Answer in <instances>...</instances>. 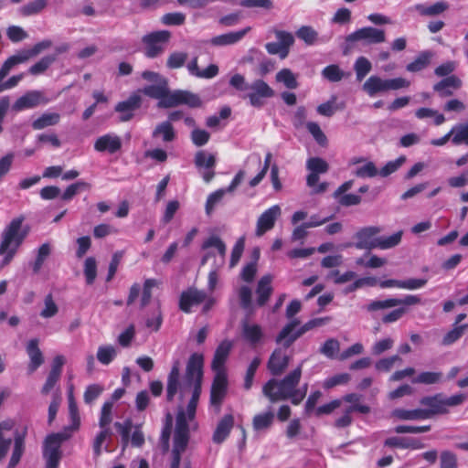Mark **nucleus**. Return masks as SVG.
Masks as SVG:
<instances>
[{
	"label": "nucleus",
	"instance_id": "nucleus-1",
	"mask_svg": "<svg viewBox=\"0 0 468 468\" xmlns=\"http://www.w3.org/2000/svg\"><path fill=\"white\" fill-rule=\"evenodd\" d=\"M302 376V364L291 373L278 381L270 379L262 388V392L271 402H277L291 399L293 404H299L305 396L307 386L303 389L296 388Z\"/></svg>",
	"mask_w": 468,
	"mask_h": 468
},
{
	"label": "nucleus",
	"instance_id": "nucleus-2",
	"mask_svg": "<svg viewBox=\"0 0 468 468\" xmlns=\"http://www.w3.org/2000/svg\"><path fill=\"white\" fill-rule=\"evenodd\" d=\"M203 366L204 356L198 353H194L191 355L186 365L185 381L186 385L193 388L192 397L186 406V410H184L183 409H180L177 412V415H179L180 412L184 413L188 430L190 429L191 422L194 421L197 406L201 394ZM178 416H176V418Z\"/></svg>",
	"mask_w": 468,
	"mask_h": 468
},
{
	"label": "nucleus",
	"instance_id": "nucleus-3",
	"mask_svg": "<svg viewBox=\"0 0 468 468\" xmlns=\"http://www.w3.org/2000/svg\"><path fill=\"white\" fill-rule=\"evenodd\" d=\"M141 91L151 98L159 100L158 106L160 108H170L180 104L196 108L201 105V101L197 94L186 90L170 92L167 88L166 80L148 85L142 89Z\"/></svg>",
	"mask_w": 468,
	"mask_h": 468
},
{
	"label": "nucleus",
	"instance_id": "nucleus-4",
	"mask_svg": "<svg viewBox=\"0 0 468 468\" xmlns=\"http://www.w3.org/2000/svg\"><path fill=\"white\" fill-rule=\"evenodd\" d=\"M24 221V216L14 218L1 234V268L8 265L12 261L28 234V228L23 226Z\"/></svg>",
	"mask_w": 468,
	"mask_h": 468
},
{
	"label": "nucleus",
	"instance_id": "nucleus-5",
	"mask_svg": "<svg viewBox=\"0 0 468 468\" xmlns=\"http://www.w3.org/2000/svg\"><path fill=\"white\" fill-rule=\"evenodd\" d=\"M229 85L239 91V97L248 100L254 108H261L267 100L275 94L273 89L263 80H254L248 83L241 74H234L229 80Z\"/></svg>",
	"mask_w": 468,
	"mask_h": 468
},
{
	"label": "nucleus",
	"instance_id": "nucleus-6",
	"mask_svg": "<svg viewBox=\"0 0 468 468\" xmlns=\"http://www.w3.org/2000/svg\"><path fill=\"white\" fill-rule=\"evenodd\" d=\"M202 250L206 254L201 260V265H205L208 260L213 257L214 264L208 273L207 289L213 292L218 282V271L224 265L226 257V245L218 236H210L202 244Z\"/></svg>",
	"mask_w": 468,
	"mask_h": 468
},
{
	"label": "nucleus",
	"instance_id": "nucleus-7",
	"mask_svg": "<svg viewBox=\"0 0 468 468\" xmlns=\"http://www.w3.org/2000/svg\"><path fill=\"white\" fill-rule=\"evenodd\" d=\"M330 320L331 318L328 316L314 318L305 323L298 330H295V328L300 324V321L298 319H292L282 329L276 341L277 343L283 344L286 347H289L301 335L314 327L326 324Z\"/></svg>",
	"mask_w": 468,
	"mask_h": 468
},
{
	"label": "nucleus",
	"instance_id": "nucleus-8",
	"mask_svg": "<svg viewBox=\"0 0 468 468\" xmlns=\"http://www.w3.org/2000/svg\"><path fill=\"white\" fill-rule=\"evenodd\" d=\"M463 400L464 396L461 394L453 395L451 397H446L442 394H437L435 396L422 398L420 403L426 407L422 410L427 412V419H430L433 415L446 413L450 407L457 406Z\"/></svg>",
	"mask_w": 468,
	"mask_h": 468
},
{
	"label": "nucleus",
	"instance_id": "nucleus-9",
	"mask_svg": "<svg viewBox=\"0 0 468 468\" xmlns=\"http://www.w3.org/2000/svg\"><path fill=\"white\" fill-rule=\"evenodd\" d=\"M188 428L184 413L180 412L176 422L173 445V460L170 468H179L181 453L185 452L188 444Z\"/></svg>",
	"mask_w": 468,
	"mask_h": 468
},
{
	"label": "nucleus",
	"instance_id": "nucleus-10",
	"mask_svg": "<svg viewBox=\"0 0 468 468\" xmlns=\"http://www.w3.org/2000/svg\"><path fill=\"white\" fill-rule=\"evenodd\" d=\"M70 437V433L58 432L48 435L44 443L43 455L46 460V468H57L59 463L62 442Z\"/></svg>",
	"mask_w": 468,
	"mask_h": 468
},
{
	"label": "nucleus",
	"instance_id": "nucleus-11",
	"mask_svg": "<svg viewBox=\"0 0 468 468\" xmlns=\"http://www.w3.org/2000/svg\"><path fill=\"white\" fill-rule=\"evenodd\" d=\"M306 168L309 174L306 178V184L309 187L313 188L314 194H322L326 191L328 184L323 182L317 184L319 181V176L325 174L328 169V164L320 157H311L306 161Z\"/></svg>",
	"mask_w": 468,
	"mask_h": 468
},
{
	"label": "nucleus",
	"instance_id": "nucleus-12",
	"mask_svg": "<svg viewBox=\"0 0 468 468\" xmlns=\"http://www.w3.org/2000/svg\"><path fill=\"white\" fill-rule=\"evenodd\" d=\"M170 38V33L166 30L156 31L145 35L143 37L144 54L148 58H155L165 50V44Z\"/></svg>",
	"mask_w": 468,
	"mask_h": 468
},
{
	"label": "nucleus",
	"instance_id": "nucleus-13",
	"mask_svg": "<svg viewBox=\"0 0 468 468\" xmlns=\"http://www.w3.org/2000/svg\"><path fill=\"white\" fill-rule=\"evenodd\" d=\"M386 40L385 31L372 27L359 28L346 37V42L353 44L363 42L364 44H379Z\"/></svg>",
	"mask_w": 468,
	"mask_h": 468
},
{
	"label": "nucleus",
	"instance_id": "nucleus-14",
	"mask_svg": "<svg viewBox=\"0 0 468 468\" xmlns=\"http://www.w3.org/2000/svg\"><path fill=\"white\" fill-rule=\"evenodd\" d=\"M204 301H206L204 312H207L214 304V300L210 298L207 300V295L204 292L189 288L181 293L179 307L183 312L190 313L194 306L200 304Z\"/></svg>",
	"mask_w": 468,
	"mask_h": 468
},
{
	"label": "nucleus",
	"instance_id": "nucleus-15",
	"mask_svg": "<svg viewBox=\"0 0 468 468\" xmlns=\"http://www.w3.org/2000/svg\"><path fill=\"white\" fill-rule=\"evenodd\" d=\"M49 100L40 90H30L19 97L12 106L15 112L33 109L48 103Z\"/></svg>",
	"mask_w": 468,
	"mask_h": 468
},
{
	"label": "nucleus",
	"instance_id": "nucleus-16",
	"mask_svg": "<svg viewBox=\"0 0 468 468\" xmlns=\"http://www.w3.org/2000/svg\"><path fill=\"white\" fill-rule=\"evenodd\" d=\"M281 215L282 208L279 205H273L266 209L257 220L255 230L256 235L261 237L267 231L271 230Z\"/></svg>",
	"mask_w": 468,
	"mask_h": 468
},
{
	"label": "nucleus",
	"instance_id": "nucleus-17",
	"mask_svg": "<svg viewBox=\"0 0 468 468\" xmlns=\"http://www.w3.org/2000/svg\"><path fill=\"white\" fill-rule=\"evenodd\" d=\"M382 231L380 227L370 226L361 229L356 234V247L357 249L372 250L377 249L378 242V235Z\"/></svg>",
	"mask_w": 468,
	"mask_h": 468
},
{
	"label": "nucleus",
	"instance_id": "nucleus-18",
	"mask_svg": "<svg viewBox=\"0 0 468 468\" xmlns=\"http://www.w3.org/2000/svg\"><path fill=\"white\" fill-rule=\"evenodd\" d=\"M226 372L216 373L210 392V404L218 412L227 391Z\"/></svg>",
	"mask_w": 468,
	"mask_h": 468
},
{
	"label": "nucleus",
	"instance_id": "nucleus-19",
	"mask_svg": "<svg viewBox=\"0 0 468 468\" xmlns=\"http://www.w3.org/2000/svg\"><path fill=\"white\" fill-rule=\"evenodd\" d=\"M241 335L252 346L262 344L265 338L261 325L248 319L241 322Z\"/></svg>",
	"mask_w": 468,
	"mask_h": 468
},
{
	"label": "nucleus",
	"instance_id": "nucleus-20",
	"mask_svg": "<svg viewBox=\"0 0 468 468\" xmlns=\"http://www.w3.org/2000/svg\"><path fill=\"white\" fill-rule=\"evenodd\" d=\"M122 146V138L113 133L99 136L94 142V149L99 153L115 154L121 150Z\"/></svg>",
	"mask_w": 468,
	"mask_h": 468
},
{
	"label": "nucleus",
	"instance_id": "nucleus-21",
	"mask_svg": "<svg viewBox=\"0 0 468 468\" xmlns=\"http://www.w3.org/2000/svg\"><path fill=\"white\" fill-rule=\"evenodd\" d=\"M282 346L283 348H276L272 352L268 361V369L274 376L281 375L287 367L290 361V356L287 354L288 347H286L283 344Z\"/></svg>",
	"mask_w": 468,
	"mask_h": 468
},
{
	"label": "nucleus",
	"instance_id": "nucleus-22",
	"mask_svg": "<svg viewBox=\"0 0 468 468\" xmlns=\"http://www.w3.org/2000/svg\"><path fill=\"white\" fill-rule=\"evenodd\" d=\"M142 99L138 94L131 95L126 101L119 102L115 106V111L121 113L120 120L128 122L133 117L134 112L140 108Z\"/></svg>",
	"mask_w": 468,
	"mask_h": 468
},
{
	"label": "nucleus",
	"instance_id": "nucleus-23",
	"mask_svg": "<svg viewBox=\"0 0 468 468\" xmlns=\"http://www.w3.org/2000/svg\"><path fill=\"white\" fill-rule=\"evenodd\" d=\"M52 42L50 40H43L29 49H22L17 51L15 55L9 57L16 66L27 62L29 58L36 57L43 50L51 47Z\"/></svg>",
	"mask_w": 468,
	"mask_h": 468
},
{
	"label": "nucleus",
	"instance_id": "nucleus-24",
	"mask_svg": "<svg viewBox=\"0 0 468 468\" xmlns=\"http://www.w3.org/2000/svg\"><path fill=\"white\" fill-rule=\"evenodd\" d=\"M179 369H180V362L179 360H176L173 364L171 371L168 375L167 378V392L166 397L168 400H173L176 394L180 390L181 393L184 392L186 388V384L184 387L181 386L179 382Z\"/></svg>",
	"mask_w": 468,
	"mask_h": 468
},
{
	"label": "nucleus",
	"instance_id": "nucleus-25",
	"mask_svg": "<svg viewBox=\"0 0 468 468\" xmlns=\"http://www.w3.org/2000/svg\"><path fill=\"white\" fill-rule=\"evenodd\" d=\"M232 344L229 341H223L217 347L212 361V369L215 373L225 372L224 364L229 355Z\"/></svg>",
	"mask_w": 468,
	"mask_h": 468
},
{
	"label": "nucleus",
	"instance_id": "nucleus-26",
	"mask_svg": "<svg viewBox=\"0 0 468 468\" xmlns=\"http://www.w3.org/2000/svg\"><path fill=\"white\" fill-rule=\"evenodd\" d=\"M234 425V418L231 414L225 415L218 423L213 433L212 440L215 443L223 442L229 435Z\"/></svg>",
	"mask_w": 468,
	"mask_h": 468
},
{
	"label": "nucleus",
	"instance_id": "nucleus-27",
	"mask_svg": "<svg viewBox=\"0 0 468 468\" xmlns=\"http://www.w3.org/2000/svg\"><path fill=\"white\" fill-rule=\"evenodd\" d=\"M362 89L369 97L386 92L388 90L387 79L372 75L364 82Z\"/></svg>",
	"mask_w": 468,
	"mask_h": 468
},
{
	"label": "nucleus",
	"instance_id": "nucleus-28",
	"mask_svg": "<svg viewBox=\"0 0 468 468\" xmlns=\"http://www.w3.org/2000/svg\"><path fill=\"white\" fill-rule=\"evenodd\" d=\"M250 30V27H248L239 31L216 36L210 39V43L214 46L234 45L239 42Z\"/></svg>",
	"mask_w": 468,
	"mask_h": 468
},
{
	"label": "nucleus",
	"instance_id": "nucleus-29",
	"mask_svg": "<svg viewBox=\"0 0 468 468\" xmlns=\"http://www.w3.org/2000/svg\"><path fill=\"white\" fill-rule=\"evenodd\" d=\"M13 427L14 422L11 420L0 422V460L5 456L11 445Z\"/></svg>",
	"mask_w": 468,
	"mask_h": 468
},
{
	"label": "nucleus",
	"instance_id": "nucleus-30",
	"mask_svg": "<svg viewBox=\"0 0 468 468\" xmlns=\"http://www.w3.org/2000/svg\"><path fill=\"white\" fill-rule=\"evenodd\" d=\"M27 353L30 362L28 364L29 373L35 372L44 362L42 352L38 347V340L31 339L27 346Z\"/></svg>",
	"mask_w": 468,
	"mask_h": 468
},
{
	"label": "nucleus",
	"instance_id": "nucleus-31",
	"mask_svg": "<svg viewBox=\"0 0 468 468\" xmlns=\"http://www.w3.org/2000/svg\"><path fill=\"white\" fill-rule=\"evenodd\" d=\"M385 445L400 449L420 450L424 448V444L416 438L409 437H390L385 441Z\"/></svg>",
	"mask_w": 468,
	"mask_h": 468
},
{
	"label": "nucleus",
	"instance_id": "nucleus-32",
	"mask_svg": "<svg viewBox=\"0 0 468 468\" xmlns=\"http://www.w3.org/2000/svg\"><path fill=\"white\" fill-rule=\"evenodd\" d=\"M188 72L199 79H212L218 74V67L210 64L205 69H200L197 65V58H193L186 66Z\"/></svg>",
	"mask_w": 468,
	"mask_h": 468
},
{
	"label": "nucleus",
	"instance_id": "nucleus-33",
	"mask_svg": "<svg viewBox=\"0 0 468 468\" xmlns=\"http://www.w3.org/2000/svg\"><path fill=\"white\" fill-rule=\"evenodd\" d=\"M413 8L420 16H436L446 11L449 8V5L444 1H439L432 5L418 4L415 5Z\"/></svg>",
	"mask_w": 468,
	"mask_h": 468
},
{
	"label": "nucleus",
	"instance_id": "nucleus-34",
	"mask_svg": "<svg viewBox=\"0 0 468 468\" xmlns=\"http://www.w3.org/2000/svg\"><path fill=\"white\" fill-rule=\"evenodd\" d=\"M460 86V80L455 76H450L435 84L434 90L437 91L441 97H447L452 95Z\"/></svg>",
	"mask_w": 468,
	"mask_h": 468
},
{
	"label": "nucleus",
	"instance_id": "nucleus-35",
	"mask_svg": "<svg viewBox=\"0 0 468 468\" xmlns=\"http://www.w3.org/2000/svg\"><path fill=\"white\" fill-rule=\"evenodd\" d=\"M427 412L422 409L405 410L395 409L391 412V417L399 420H427Z\"/></svg>",
	"mask_w": 468,
	"mask_h": 468
},
{
	"label": "nucleus",
	"instance_id": "nucleus-36",
	"mask_svg": "<svg viewBox=\"0 0 468 468\" xmlns=\"http://www.w3.org/2000/svg\"><path fill=\"white\" fill-rule=\"evenodd\" d=\"M271 281H272V277L271 275H264L259 281L257 290H256V292L258 295L257 301H258L259 305H263L268 301V299L272 292V288L271 285Z\"/></svg>",
	"mask_w": 468,
	"mask_h": 468
},
{
	"label": "nucleus",
	"instance_id": "nucleus-37",
	"mask_svg": "<svg viewBox=\"0 0 468 468\" xmlns=\"http://www.w3.org/2000/svg\"><path fill=\"white\" fill-rule=\"evenodd\" d=\"M448 133L452 144H468V123L456 124Z\"/></svg>",
	"mask_w": 468,
	"mask_h": 468
},
{
	"label": "nucleus",
	"instance_id": "nucleus-38",
	"mask_svg": "<svg viewBox=\"0 0 468 468\" xmlns=\"http://www.w3.org/2000/svg\"><path fill=\"white\" fill-rule=\"evenodd\" d=\"M153 137H160L164 143H170L174 141L176 138V132L172 123L166 121L156 125L153 131Z\"/></svg>",
	"mask_w": 468,
	"mask_h": 468
},
{
	"label": "nucleus",
	"instance_id": "nucleus-39",
	"mask_svg": "<svg viewBox=\"0 0 468 468\" xmlns=\"http://www.w3.org/2000/svg\"><path fill=\"white\" fill-rule=\"evenodd\" d=\"M274 414L271 411L256 414L252 420V427L255 431H264L273 423Z\"/></svg>",
	"mask_w": 468,
	"mask_h": 468
},
{
	"label": "nucleus",
	"instance_id": "nucleus-40",
	"mask_svg": "<svg viewBox=\"0 0 468 468\" xmlns=\"http://www.w3.org/2000/svg\"><path fill=\"white\" fill-rule=\"evenodd\" d=\"M60 115L57 112H45L32 122L34 130H42L58 123Z\"/></svg>",
	"mask_w": 468,
	"mask_h": 468
},
{
	"label": "nucleus",
	"instance_id": "nucleus-41",
	"mask_svg": "<svg viewBox=\"0 0 468 468\" xmlns=\"http://www.w3.org/2000/svg\"><path fill=\"white\" fill-rule=\"evenodd\" d=\"M195 165L197 169H213L216 165V157L205 151H198L195 155Z\"/></svg>",
	"mask_w": 468,
	"mask_h": 468
},
{
	"label": "nucleus",
	"instance_id": "nucleus-42",
	"mask_svg": "<svg viewBox=\"0 0 468 468\" xmlns=\"http://www.w3.org/2000/svg\"><path fill=\"white\" fill-rule=\"evenodd\" d=\"M360 395L350 393L344 396L342 400L351 404L348 408H346V410H348L351 413L357 411L362 414H367L370 411V408L367 405L360 404Z\"/></svg>",
	"mask_w": 468,
	"mask_h": 468
},
{
	"label": "nucleus",
	"instance_id": "nucleus-43",
	"mask_svg": "<svg viewBox=\"0 0 468 468\" xmlns=\"http://www.w3.org/2000/svg\"><path fill=\"white\" fill-rule=\"evenodd\" d=\"M335 101L336 97L332 96L328 101L322 103L317 107V112L323 116L330 117L334 115L337 110H343L345 108L344 102L336 104Z\"/></svg>",
	"mask_w": 468,
	"mask_h": 468
},
{
	"label": "nucleus",
	"instance_id": "nucleus-44",
	"mask_svg": "<svg viewBox=\"0 0 468 468\" xmlns=\"http://www.w3.org/2000/svg\"><path fill=\"white\" fill-rule=\"evenodd\" d=\"M372 64L366 57H358L354 63L356 80L361 81L371 70Z\"/></svg>",
	"mask_w": 468,
	"mask_h": 468
},
{
	"label": "nucleus",
	"instance_id": "nucleus-45",
	"mask_svg": "<svg viewBox=\"0 0 468 468\" xmlns=\"http://www.w3.org/2000/svg\"><path fill=\"white\" fill-rule=\"evenodd\" d=\"M276 80L291 90L296 89L298 86L295 75L289 69H282L280 70L276 74Z\"/></svg>",
	"mask_w": 468,
	"mask_h": 468
},
{
	"label": "nucleus",
	"instance_id": "nucleus-46",
	"mask_svg": "<svg viewBox=\"0 0 468 468\" xmlns=\"http://www.w3.org/2000/svg\"><path fill=\"white\" fill-rule=\"evenodd\" d=\"M403 232L401 230L388 237H378V242L377 243V249L388 250L396 247L401 241Z\"/></svg>",
	"mask_w": 468,
	"mask_h": 468
},
{
	"label": "nucleus",
	"instance_id": "nucleus-47",
	"mask_svg": "<svg viewBox=\"0 0 468 468\" xmlns=\"http://www.w3.org/2000/svg\"><path fill=\"white\" fill-rule=\"evenodd\" d=\"M117 356V349L112 346H101L97 351V359L102 365H109Z\"/></svg>",
	"mask_w": 468,
	"mask_h": 468
},
{
	"label": "nucleus",
	"instance_id": "nucleus-48",
	"mask_svg": "<svg viewBox=\"0 0 468 468\" xmlns=\"http://www.w3.org/2000/svg\"><path fill=\"white\" fill-rule=\"evenodd\" d=\"M354 175L360 178H371L378 175V170L373 162L367 161L356 168Z\"/></svg>",
	"mask_w": 468,
	"mask_h": 468
},
{
	"label": "nucleus",
	"instance_id": "nucleus-49",
	"mask_svg": "<svg viewBox=\"0 0 468 468\" xmlns=\"http://www.w3.org/2000/svg\"><path fill=\"white\" fill-rule=\"evenodd\" d=\"M431 55L429 52H422L414 61L407 65V70L410 72H418L424 69L430 63Z\"/></svg>",
	"mask_w": 468,
	"mask_h": 468
},
{
	"label": "nucleus",
	"instance_id": "nucleus-50",
	"mask_svg": "<svg viewBox=\"0 0 468 468\" xmlns=\"http://www.w3.org/2000/svg\"><path fill=\"white\" fill-rule=\"evenodd\" d=\"M47 5L46 0H35L19 8V13L24 16H29L41 12Z\"/></svg>",
	"mask_w": 468,
	"mask_h": 468
},
{
	"label": "nucleus",
	"instance_id": "nucleus-51",
	"mask_svg": "<svg viewBox=\"0 0 468 468\" xmlns=\"http://www.w3.org/2000/svg\"><path fill=\"white\" fill-rule=\"evenodd\" d=\"M441 378V372H421L412 378V383L431 385L440 382Z\"/></svg>",
	"mask_w": 468,
	"mask_h": 468
},
{
	"label": "nucleus",
	"instance_id": "nucleus-52",
	"mask_svg": "<svg viewBox=\"0 0 468 468\" xmlns=\"http://www.w3.org/2000/svg\"><path fill=\"white\" fill-rule=\"evenodd\" d=\"M227 193L229 192L225 188H220L207 197L205 206L207 215H210L213 212L215 207L220 203Z\"/></svg>",
	"mask_w": 468,
	"mask_h": 468
},
{
	"label": "nucleus",
	"instance_id": "nucleus-53",
	"mask_svg": "<svg viewBox=\"0 0 468 468\" xmlns=\"http://www.w3.org/2000/svg\"><path fill=\"white\" fill-rule=\"evenodd\" d=\"M163 322L162 312L159 303H157L149 317L146 319V326L153 330H159Z\"/></svg>",
	"mask_w": 468,
	"mask_h": 468
},
{
	"label": "nucleus",
	"instance_id": "nucleus-54",
	"mask_svg": "<svg viewBox=\"0 0 468 468\" xmlns=\"http://www.w3.org/2000/svg\"><path fill=\"white\" fill-rule=\"evenodd\" d=\"M24 452V438L21 435L15 437V446L8 464V468H14L20 461Z\"/></svg>",
	"mask_w": 468,
	"mask_h": 468
},
{
	"label": "nucleus",
	"instance_id": "nucleus-55",
	"mask_svg": "<svg viewBox=\"0 0 468 468\" xmlns=\"http://www.w3.org/2000/svg\"><path fill=\"white\" fill-rule=\"evenodd\" d=\"M114 428L120 433L122 444L126 446L130 441V432L133 428L132 420L130 419H127L122 422L116 421L114 423Z\"/></svg>",
	"mask_w": 468,
	"mask_h": 468
},
{
	"label": "nucleus",
	"instance_id": "nucleus-56",
	"mask_svg": "<svg viewBox=\"0 0 468 468\" xmlns=\"http://www.w3.org/2000/svg\"><path fill=\"white\" fill-rule=\"evenodd\" d=\"M297 37L307 45H313L317 39V32L311 27L303 26L296 32Z\"/></svg>",
	"mask_w": 468,
	"mask_h": 468
},
{
	"label": "nucleus",
	"instance_id": "nucleus-57",
	"mask_svg": "<svg viewBox=\"0 0 468 468\" xmlns=\"http://www.w3.org/2000/svg\"><path fill=\"white\" fill-rule=\"evenodd\" d=\"M339 342L335 338H329L321 346L320 352L328 358H335L336 354L339 352Z\"/></svg>",
	"mask_w": 468,
	"mask_h": 468
},
{
	"label": "nucleus",
	"instance_id": "nucleus-58",
	"mask_svg": "<svg viewBox=\"0 0 468 468\" xmlns=\"http://www.w3.org/2000/svg\"><path fill=\"white\" fill-rule=\"evenodd\" d=\"M84 276L87 284H92L97 276V263L94 258L89 257L84 262Z\"/></svg>",
	"mask_w": 468,
	"mask_h": 468
},
{
	"label": "nucleus",
	"instance_id": "nucleus-59",
	"mask_svg": "<svg viewBox=\"0 0 468 468\" xmlns=\"http://www.w3.org/2000/svg\"><path fill=\"white\" fill-rule=\"evenodd\" d=\"M58 312V307L51 294H48L44 299V308L40 312V315L43 318H51L55 316Z\"/></svg>",
	"mask_w": 468,
	"mask_h": 468
},
{
	"label": "nucleus",
	"instance_id": "nucleus-60",
	"mask_svg": "<svg viewBox=\"0 0 468 468\" xmlns=\"http://www.w3.org/2000/svg\"><path fill=\"white\" fill-rule=\"evenodd\" d=\"M112 401H105L101 407L99 425L101 429H110L112 422Z\"/></svg>",
	"mask_w": 468,
	"mask_h": 468
},
{
	"label": "nucleus",
	"instance_id": "nucleus-61",
	"mask_svg": "<svg viewBox=\"0 0 468 468\" xmlns=\"http://www.w3.org/2000/svg\"><path fill=\"white\" fill-rule=\"evenodd\" d=\"M104 388L100 384H91L86 388L83 399L86 404H91L103 392Z\"/></svg>",
	"mask_w": 468,
	"mask_h": 468
},
{
	"label": "nucleus",
	"instance_id": "nucleus-62",
	"mask_svg": "<svg viewBox=\"0 0 468 468\" xmlns=\"http://www.w3.org/2000/svg\"><path fill=\"white\" fill-rule=\"evenodd\" d=\"M56 59L55 56H46L39 61L32 65L29 69V73L32 75H38L43 73Z\"/></svg>",
	"mask_w": 468,
	"mask_h": 468
},
{
	"label": "nucleus",
	"instance_id": "nucleus-63",
	"mask_svg": "<svg viewBox=\"0 0 468 468\" xmlns=\"http://www.w3.org/2000/svg\"><path fill=\"white\" fill-rule=\"evenodd\" d=\"M406 161L405 156H399L396 160L388 162L379 171L378 175L386 177L396 172Z\"/></svg>",
	"mask_w": 468,
	"mask_h": 468
},
{
	"label": "nucleus",
	"instance_id": "nucleus-64",
	"mask_svg": "<svg viewBox=\"0 0 468 468\" xmlns=\"http://www.w3.org/2000/svg\"><path fill=\"white\" fill-rule=\"evenodd\" d=\"M322 74L324 78L332 82L340 81L344 77V72L340 69V68L337 65H329L325 67L323 69Z\"/></svg>",
	"mask_w": 468,
	"mask_h": 468
}]
</instances>
